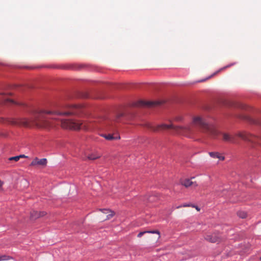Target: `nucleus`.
I'll list each match as a JSON object with an SVG mask.
<instances>
[{
	"instance_id": "obj_23",
	"label": "nucleus",
	"mask_w": 261,
	"mask_h": 261,
	"mask_svg": "<svg viewBox=\"0 0 261 261\" xmlns=\"http://www.w3.org/2000/svg\"><path fill=\"white\" fill-rule=\"evenodd\" d=\"M4 184V182L2 181L1 180H0V191H2L3 190V185Z\"/></svg>"
},
{
	"instance_id": "obj_24",
	"label": "nucleus",
	"mask_w": 261,
	"mask_h": 261,
	"mask_svg": "<svg viewBox=\"0 0 261 261\" xmlns=\"http://www.w3.org/2000/svg\"><path fill=\"white\" fill-rule=\"evenodd\" d=\"M175 119L177 121H181L182 120V117H176Z\"/></svg>"
},
{
	"instance_id": "obj_28",
	"label": "nucleus",
	"mask_w": 261,
	"mask_h": 261,
	"mask_svg": "<svg viewBox=\"0 0 261 261\" xmlns=\"http://www.w3.org/2000/svg\"><path fill=\"white\" fill-rule=\"evenodd\" d=\"M19 156H20V158H27V156H26L25 155H20Z\"/></svg>"
},
{
	"instance_id": "obj_26",
	"label": "nucleus",
	"mask_w": 261,
	"mask_h": 261,
	"mask_svg": "<svg viewBox=\"0 0 261 261\" xmlns=\"http://www.w3.org/2000/svg\"><path fill=\"white\" fill-rule=\"evenodd\" d=\"M241 108L242 109H245L246 108V106H244V105H241Z\"/></svg>"
},
{
	"instance_id": "obj_27",
	"label": "nucleus",
	"mask_w": 261,
	"mask_h": 261,
	"mask_svg": "<svg viewBox=\"0 0 261 261\" xmlns=\"http://www.w3.org/2000/svg\"><path fill=\"white\" fill-rule=\"evenodd\" d=\"M123 114L122 113H120L118 115V117H122L123 116Z\"/></svg>"
},
{
	"instance_id": "obj_22",
	"label": "nucleus",
	"mask_w": 261,
	"mask_h": 261,
	"mask_svg": "<svg viewBox=\"0 0 261 261\" xmlns=\"http://www.w3.org/2000/svg\"><path fill=\"white\" fill-rule=\"evenodd\" d=\"M192 206V204H190V203H189V204L185 203V204H184L182 205L183 207H190V206Z\"/></svg>"
},
{
	"instance_id": "obj_13",
	"label": "nucleus",
	"mask_w": 261,
	"mask_h": 261,
	"mask_svg": "<svg viewBox=\"0 0 261 261\" xmlns=\"http://www.w3.org/2000/svg\"><path fill=\"white\" fill-rule=\"evenodd\" d=\"M101 136L108 140H119L120 138V136H115L112 134H108V135L103 134L101 135Z\"/></svg>"
},
{
	"instance_id": "obj_15",
	"label": "nucleus",
	"mask_w": 261,
	"mask_h": 261,
	"mask_svg": "<svg viewBox=\"0 0 261 261\" xmlns=\"http://www.w3.org/2000/svg\"><path fill=\"white\" fill-rule=\"evenodd\" d=\"M146 233H156L159 235L158 238L159 239L160 238V233L159 231L158 230H150V231H141L140 233H138L137 235V237L138 238H141L143 234Z\"/></svg>"
},
{
	"instance_id": "obj_11",
	"label": "nucleus",
	"mask_w": 261,
	"mask_h": 261,
	"mask_svg": "<svg viewBox=\"0 0 261 261\" xmlns=\"http://www.w3.org/2000/svg\"><path fill=\"white\" fill-rule=\"evenodd\" d=\"M194 177H192L191 179L186 178L184 179H181L180 181V183L181 185L185 186L186 188H188L192 185L196 187L197 186V184L195 181H193L192 179H194Z\"/></svg>"
},
{
	"instance_id": "obj_4",
	"label": "nucleus",
	"mask_w": 261,
	"mask_h": 261,
	"mask_svg": "<svg viewBox=\"0 0 261 261\" xmlns=\"http://www.w3.org/2000/svg\"><path fill=\"white\" fill-rule=\"evenodd\" d=\"M61 125L62 127L65 129L77 130L81 128L85 129H92L95 127L93 123H97L99 120L96 119L94 121L82 122L81 121L75 119H61Z\"/></svg>"
},
{
	"instance_id": "obj_30",
	"label": "nucleus",
	"mask_w": 261,
	"mask_h": 261,
	"mask_svg": "<svg viewBox=\"0 0 261 261\" xmlns=\"http://www.w3.org/2000/svg\"><path fill=\"white\" fill-rule=\"evenodd\" d=\"M260 260H261V257L259 258Z\"/></svg>"
},
{
	"instance_id": "obj_8",
	"label": "nucleus",
	"mask_w": 261,
	"mask_h": 261,
	"mask_svg": "<svg viewBox=\"0 0 261 261\" xmlns=\"http://www.w3.org/2000/svg\"><path fill=\"white\" fill-rule=\"evenodd\" d=\"M102 214L100 216V220L101 221H105L106 220H109L112 218L115 213L109 209H103L100 210Z\"/></svg>"
},
{
	"instance_id": "obj_6",
	"label": "nucleus",
	"mask_w": 261,
	"mask_h": 261,
	"mask_svg": "<svg viewBox=\"0 0 261 261\" xmlns=\"http://www.w3.org/2000/svg\"><path fill=\"white\" fill-rule=\"evenodd\" d=\"M161 102L159 101H144L139 100L137 102L135 106L137 107H153L160 105Z\"/></svg>"
},
{
	"instance_id": "obj_18",
	"label": "nucleus",
	"mask_w": 261,
	"mask_h": 261,
	"mask_svg": "<svg viewBox=\"0 0 261 261\" xmlns=\"http://www.w3.org/2000/svg\"><path fill=\"white\" fill-rule=\"evenodd\" d=\"M238 216L242 219L245 218L247 217V213L244 211H239L237 213Z\"/></svg>"
},
{
	"instance_id": "obj_14",
	"label": "nucleus",
	"mask_w": 261,
	"mask_h": 261,
	"mask_svg": "<svg viewBox=\"0 0 261 261\" xmlns=\"http://www.w3.org/2000/svg\"><path fill=\"white\" fill-rule=\"evenodd\" d=\"M46 213L44 212H33L31 214V217L32 219H36L39 217H43L45 216Z\"/></svg>"
},
{
	"instance_id": "obj_10",
	"label": "nucleus",
	"mask_w": 261,
	"mask_h": 261,
	"mask_svg": "<svg viewBox=\"0 0 261 261\" xmlns=\"http://www.w3.org/2000/svg\"><path fill=\"white\" fill-rule=\"evenodd\" d=\"M0 103L1 104H11V105H19L16 103L13 100H12L8 97V96L4 94H0Z\"/></svg>"
},
{
	"instance_id": "obj_3",
	"label": "nucleus",
	"mask_w": 261,
	"mask_h": 261,
	"mask_svg": "<svg viewBox=\"0 0 261 261\" xmlns=\"http://www.w3.org/2000/svg\"><path fill=\"white\" fill-rule=\"evenodd\" d=\"M146 126L151 130L155 132H158L161 130L168 129H173L175 130L177 133L181 134L188 137H191V136L193 134V130L190 126H174L172 124H162L154 126L150 123H147L146 124Z\"/></svg>"
},
{
	"instance_id": "obj_12",
	"label": "nucleus",
	"mask_w": 261,
	"mask_h": 261,
	"mask_svg": "<svg viewBox=\"0 0 261 261\" xmlns=\"http://www.w3.org/2000/svg\"><path fill=\"white\" fill-rule=\"evenodd\" d=\"M208 154L212 158L219 159L221 161H223L225 159L224 156L221 155L218 152H210Z\"/></svg>"
},
{
	"instance_id": "obj_1",
	"label": "nucleus",
	"mask_w": 261,
	"mask_h": 261,
	"mask_svg": "<svg viewBox=\"0 0 261 261\" xmlns=\"http://www.w3.org/2000/svg\"><path fill=\"white\" fill-rule=\"evenodd\" d=\"M84 110V108L81 106H67L66 110L64 111L43 110L38 113H35L31 118H10L6 120L7 122L12 125L31 126L35 125L39 128H47L49 127V122L42 116L43 114H50L57 116L75 115H80Z\"/></svg>"
},
{
	"instance_id": "obj_21",
	"label": "nucleus",
	"mask_w": 261,
	"mask_h": 261,
	"mask_svg": "<svg viewBox=\"0 0 261 261\" xmlns=\"http://www.w3.org/2000/svg\"><path fill=\"white\" fill-rule=\"evenodd\" d=\"M8 259V256L6 255H2L0 256V261L5 260Z\"/></svg>"
},
{
	"instance_id": "obj_29",
	"label": "nucleus",
	"mask_w": 261,
	"mask_h": 261,
	"mask_svg": "<svg viewBox=\"0 0 261 261\" xmlns=\"http://www.w3.org/2000/svg\"><path fill=\"white\" fill-rule=\"evenodd\" d=\"M181 207H183V206H182V205H179V206H177V207H176V208H181Z\"/></svg>"
},
{
	"instance_id": "obj_17",
	"label": "nucleus",
	"mask_w": 261,
	"mask_h": 261,
	"mask_svg": "<svg viewBox=\"0 0 261 261\" xmlns=\"http://www.w3.org/2000/svg\"><path fill=\"white\" fill-rule=\"evenodd\" d=\"M158 196L154 194V195L150 196L148 198V201L152 202H154V201H156V200H158Z\"/></svg>"
},
{
	"instance_id": "obj_25",
	"label": "nucleus",
	"mask_w": 261,
	"mask_h": 261,
	"mask_svg": "<svg viewBox=\"0 0 261 261\" xmlns=\"http://www.w3.org/2000/svg\"><path fill=\"white\" fill-rule=\"evenodd\" d=\"M192 207H195V208L197 210V211H200V208L198 206H195V205H192Z\"/></svg>"
},
{
	"instance_id": "obj_7",
	"label": "nucleus",
	"mask_w": 261,
	"mask_h": 261,
	"mask_svg": "<svg viewBox=\"0 0 261 261\" xmlns=\"http://www.w3.org/2000/svg\"><path fill=\"white\" fill-rule=\"evenodd\" d=\"M204 239L205 240L211 243L219 242L221 240V238L217 233L206 234L204 236Z\"/></svg>"
},
{
	"instance_id": "obj_16",
	"label": "nucleus",
	"mask_w": 261,
	"mask_h": 261,
	"mask_svg": "<svg viewBox=\"0 0 261 261\" xmlns=\"http://www.w3.org/2000/svg\"><path fill=\"white\" fill-rule=\"evenodd\" d=\"M241 118L242 119L248 120V121H250L252 123L260 124L259 122L257 120H254L252 118L249 117V116H244L241 117Z\"/></svg>"
},
{
	"instance_id": "obj_9",
	"label": "nucleus",
	"mask_w": 261,
	"mask_h": 261,
	"mask_svg": "<svg viewBox=\"0 0 261 261\" xmlns=\"http://www.w3.org/2000/svg\"><path fill=\"white\" fill-rule=\"evenodd\" d=\"M47 164V160L46 159H39L37 158H35L31 162L30 166L34 167H42L46 166Z\"/></svg>"
},
{
	"instance_id": "obj_20",
	"label": "nucleus",
	"mask_w": 261,
	"mask_h": 261,
	"mask_svg": "<svg viewBox=\"0 0 261 261\" xmlns=\"http://www.w3.org/2000/svg\"><path fill=\"white\" fill-rule=\"evenodd\" d=\"M20 156H21L18 155V156L11 157V158H9V160H10V161H14L15 162H17L20 159Z\"/></svg>"
},
{
	"instance_id": "obj_2",
	"label": "nucleus",
	"mask_w": 261,
	"mask_h": 261,
	"mask_svg": "<svg viewBox=\"0 0 261 261\" xmlns=\"http://www.w3.org/2000/svg\"><path fill=\"white\" fill-rule=\"evenodd\" d=\"M191 125L198 127L203 133L214 138H216L220 134L214 125L208 123L201 115L193 116L192 118Z\"/></svg>"
},
{
	"instance_id": "obj_5",
	"label": "nucleus",
	"mask_w": 261,
	"mask_h": 261,
	"mask_svg": "<svg viewBox=\"0 0 261 261\" xmlns=\"http://www.w3.org/2000/svg\"><path fill=\"white\" fill-rule=\"evenodd\" d=\"M239 137L243 140L249 141L253 144H258L261 145V138L252 135L247 133H239L236 135H230L227 133L222 134L223 140L231 143H236L237 142V137Z\"/></svg>"
},
{
	"instance_id": "obj_19",
	"label": "nucleus",
	"mask_w": 261,
	"mask_h": 261,
	"mask_svg": "<svg viewBox=\"0 0 261 261\" xmlns=\"http://www.w3.org/2000/svg\"><path fill=\"white\" fill-rule=\"evenodd\" d=\"M99 156H100L99 155H95L94 154H91L88 156V159L89 160H94L99 158Z\"/></svg>"
}]
</instances>
